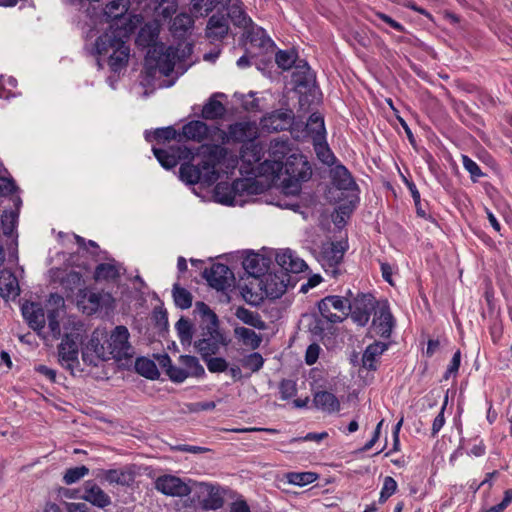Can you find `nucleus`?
<instances>
[{
    "label": "nucleus",
    "mask_w": 512,
    "mask_h": 512,
    "mask_svg": "<svg viewBox=\"0 0 512 512\" xmlns=\"http://www.w3.org/2000/svg\"><path fill=\"white\" fill-rule=\"evenodd\" d=\"M128 8V0H111L103 10L105 20L115 23L95 41L93 54L98 57L99 69L103 67L101 58L108 59V65L114 73H120L128 64L130 48L127 41L134 28L125 18Z\"/></svg>",
    "instance_id": "nucleus-1"
},
{
    "label": "nucleus",
    "mask_w": 512,
    "mask_h": 512,
    "mask_svg": "<svg viewBox=\"0 0 512 512\" xmlns=\"http://www.w3.org/2000/svg\"><path fill=\"white\" fill-rule=\"evenodd\" d=\"M159 35L157 25L146 24L139 31L137 42L139 45L149 46L144 68L149 76L155 77L156 73L169 76L176 68L180 74L187 70L186 60L193 52L190 43H179L176 47L166 46L163 43H155Z\"/></svg>",
    "instance_id": "nucleus-2"
},
{
    "label": "nucleus",
    "mask_w": 512,
    "mask_h": 512,
    "mask_svg": "<svg viewBox=\"0 0 512 512\" xmlns=\"http://www.w3.org/2000/svg\"><path fill=\"white\" fill-rule=\"evenodd\" d=\"M202 312L200 332L194 341V348L201 358L216 355L228 345L226 336L219 328L217 315L204 303H198Z\"/></svg>",
    "instance_id": "nucleus-3"
},
{
    "label": "nucleus",
    "mask_w": 512,
    "mask_h": 512,
    "mask_svg": "<svg viewBox=\"0 0 512 512\" xmlns=\"http://www.w3.org/2000/svg\"><path fill=\"white\" fill-rule=\"evenodd\" d=\"M225 152L224 148L212 146L203 155L199 164L183 163L179 169L180 179L190 185L215 183L219 179L218 166Z\"/></svg>",
    "instance_id": "nucleus-4"
},
{
    "label": "nucleus",
    "mask_w": 512,
    "mask_h": 512,
    "mask_svg": "<svg viewBox=\"0 0 512 512\" xmlns=\"http://www.w3.org/2000/svg\"><path fill=\"white\" fill-rule=\"evenodd\" d=\"M129 331L123 325L116 326L108 339L103 343L98 333H94L89 341V348L100 360L127 359L133 356V348L129 343Z\"/></svg>",
    "instance_id": "nucleus-5"
},
{
    "label": "nucleus",
    "mask_w": 512,
    "mask_h": 512,
    "mask_svg": "<svg viewBox=\"0 0 512 512\" xmlns=\"http://www.w3.org/2000/svg\"><path fill=\"white\" fill-rule=\"evenodd\" d=\"M283 168L285 171L281 184L286 194H298L301 190V183L308 181L312 176V167L302 154L292 153L289 155Z\"/></svg>",
    "instance_id": "nucleus-6"
},
{
    "label": "nucleus",
    "mask_w": 512,
    "mask_h": 512,
    "mask_svg": "<svg viewBox=\"0 0 512 512\" xmlns=\"http://www.w3.org/2000/svg\"><path fill=\"white\" fill-rule=\"evenodd\" d=\"M178 363L179 366L174 365L167 354L159 359V364L174 383H182L187 378H203L205 376V369L195 356L181 355L178 358Z\"/></svg>",
    "instance_id": "nucleus-7"
},
{
    "label": "nucleus",
    "mask_w": 512,
    "mask_h": 512,
    "mask_svg": "<svg viewBox=\"0 0 512 512\" xmlns=\"http://www.w3.org/2000/svg\"><path fill=\"white\" fill-rule=\"evenodd\" d=\"M69 324L72 325L71 328L64 324V335L58 347V355L61 365L72 369L78 364L81 325L74 321H69Z\"/></svg>",
    "instance_id": "nucleus-8"
},
{
    "label": "nucleus",
    "mask_w": 512,
    "mask_h": 512,
    "mask_svg": "<svg viewBox=\"0 0 512 512\" xmlns=\"http://www.w3.org/2000/svg\"><path fill=\"white\" fill-rule=\"evenodd\" d=\"M259 129L255 122L241 121L228 126L226 132H223V143H242L243 145L255 142L258 138Z\"/></svg>",
    "instance_id": "nucleus-9"
},
{
    "label": "nucleus",
    "mask_w": 512,
    "mask_h": 512,
    "mask_svg": "<svg viewBox=\"0 0 512 512\" xmlns=\"http://www.w3.org/2000/svg\"><path fill=\"white\" fill-rule=\"evenodd\" d=\"M351 302L341 296L331 295L318 303V309L323 318L331 323L341 322L348 315Z\"/></svg>",
    "instance_id": "nucleus-10"
},
{
    "label": "nucleus",
    "mask_w": 512,
    "mask_h": 512,
    "mask_svg": "<svg viewBox=\"0 0 512 512\" xmlns=\"http://www.w3.org/2000/svg\"><path fill=\"white\" fill-rule=\"evenodd\" d=\"M345 251L346 245L343 242H332L323 246L319 261L326 274L331 277L339 275Z\"/></svg>",
    "instance_id": "nucleus-11"
},
{
    "label": "nucleus",
    "mask_w": 512,
    "mask_h": 512,
    "mask_svg": "<svg viewBox=\"0 0 512 512\" xmlns=\"http://www.w3.org/2000/svg\"><path fill=\"white\" fill-rule=\"evenodd\" d=\"M188 482L183 481L179 477L173 475H162L155 480V488L166 496L186 497L192 492Z\"/></svg>",
    "instance_id": "nucleus-12"
},
{
    "label": "nucleus",
    "mask_w": 512,
    "mask_h": 512,
    "mask_svg": "<svg viewBox=\"0 0 512 512\" xmlns=\"http://www.w3.org/2000/svg\"><path fill=\"white\" fill-rule=\"evenodd\" d=\"M394 326V318L387 301L376 302L374 317L372 320L373 332L384 338H389Z\"/></svg>",
    "instance_id": "nucleus-13"
},
{
    "label": "nucleus",
    "mask_w": 512,
    "mask_h": 512,
    "mask_svg": "<svg viewBox=\"0 0 512 512\" xmlns=\"http://www.w3.org/2000/svg\"><path fill=\"white\" fill-rule=\"evenodd\" d=\"M250 187V179H236L230 186L225 183L218 184L215 193L218 202L233 206L237 203V195H241L243 192H250Z\"/></svg>",
    "instance_id": "nucleus-14"
},
{
    "label": "nucleus",
    "mask_w": 512,
    "mask_h": 512,
    "mask_svg": "<svg viewBox=\"0 0 512 512\" xmlns=\"http://www.w3.org/2000/svg\"><path fill=\"white\" fill-rule=\"evenodd\" d=\"M203 276L208 284L218 291L228 289L234 280L230 268L222 263L213 264L209 269L204 271Z\"/></svg>",
    "instance_id": "nucleus-15"
},
{
    "label": "nucleus",
    "mask_w": 512,
    "mask_h": 512,
    "mask_svg": "<svg viewBox=\"0 0 512 512\" xmlns=\"http://www.w3.org/2000/svg\"><path fill=\"white\" fill-rule=\"evenodd\" d=\"M153 154L160 165L169 170L177 166L179 160L188 159L192 156V152L186 147H170L166 149L153 148Z\"/></svg>",
    "instance_id": "nucleus-16"
},
{
    "label": "nucleus",
    "mask_w": 512,
    "mask_h": 512,
    "mask_svg": "<svg viewBox=\"0 0 512 512\" xmlns=\"http://www.w3.org/2000/svg\"><path fill=\"white\" fill-rule=\"evenodd\" d=\"M376 307L373 297L369 295H361L357 297L351 308L348 309V313L351 312V317L360 326H365L370 319L372 310Z\"/></svg>",
    "instance_id": "nucleus-17"
},
{
    "label": "nucleus",
    "mask_w": 512,
    "mask_h": 512,
    "mask_svg": "<svg viewBox=\"0 0 512 512\" xmlns=\"http://www.w3.org/2000/svg\"><path fill=\"white\" fill-rule=\"evenodd\" d=\"M22 315L28 325L39 335L46 337L45 329V313L40 304L34 302H26L21 307Z\"/></svg>",
    "instance_id": "nucleus-18"
},
{
    "label": "nucleus",
    "mask_w": 512,
    "mask_h": 512,
    "mask_svg": "<svg viewBox=\"0 0 512 512\" xmlns=\"http://www.w3.org/2000/svg\"><path fill=\"white\" fill-rule=\"evenodd\" d=\"M80 498L101 509L111 504L110 496L92 480L84 483Z\"/></svg>",
    "instance_id": "nucleus-19"
},
{
    "label": "nucleus",
    "mask_w": 512,
    "mask_h": 512,
    "mask_svg": "<svg viewBox=\"0 0 512 512\" xmlns=\"http://www.w3.org/2000/svg\"><path fill=\"white\" fill-rule=\"evenodd\" d=\"M97 477L101 481L107 482L110 485H119L123 487L132 485L135 480L134 472L128 467L101 470Z\"/></svg>",
    "instance_id": "nucleus-20"
},
{
    "label": "nucleus",
    "mask_w": 512,
    "mask_h": 512,
    "mask_svg": "<svg viewBox=\"0 0 512 512\" xmlns=\"http://www.w3.org/2000/svg\"><path fill=\"white\" fill-rule=\"evenodd\" d=\"M53 281H58L61 287L68 293H73L82 285V274L78 271H63L61 269H51Z\"/></svg>",
    "instance_id": "nucleus-21"
},
{
    "label": "nucleus",
    "mask_w": 512,
    "mask_h": 512,
    "mask_svg": "<svg viewBox=\"0 0 512 512\" xmlns=\"http://www.w3.org/2000/svg\"><path fill=\"white\" fill-rule=\"evenodd\" d=\"M277 264L286 272L300 273L307 269V264L292 250L285 249L276 254Z\"/></svg>",
    "instance_id": "nucleus-22"
},
{
    "label": "nucleus",
    "mask_w": 512,
    "mask_h": 512,
    "mask_svg": "<svg viewBox=\"0 0 512 512\" xmlns=\"http://www.w3.org/2000/svg\"><path fill=\"white\" fill-rule=\"evenodd\" d=\"M227 15L233 25L242 30L248 29L253 23L251 17L246 13L241 0H231L227 5Z\"/></svg>",
    "instance_id": "nucleus-23"
},
{
    "label": "nucleus",
    "mask_w": 512,
    "mask_h": 512,
    "mask_svg": "<svg viewBox=\"0 0 512 512\" xmlns=\"http://www.w3.org/2000/svg\"><path fill=\"white\" fill-rule=\"evenodd\" d=\"M125 272L123 265L115 260L101 263L96 266L94 279L96 281H117Z\"/></svg>",
    "instance_id": "nucleus-24"
},
{
    "label": "nucleus",
    "mask_w": 512,
    "mask_h": 512,
    "mask_svg": "<svg viewBox=\"0 0 512 512\" xmlns=\"http://www.w3.org/2000/svg\"><path fill=\"white\" fill-rule=\"evenodd\" d=\"M228 31L229 25L226 17L214 14L208 20L205 34L211 41H219L228 34Z\"/></svg>",
    "instance_id": "nucleus-25"
},
{
    "label": "nucleus",
    "mask_w": 512,
    "mask_h": 512,
    "mask_svg": "<svg viewBox=\"0 0 512 512\" xmlns=\"http://www.w3.org/2000/svg\"><path fill=\"white\" fill-rule=\"evenodd\" d=\"M331 180L333 185L339 190L353 191L357 189V184L351 173L342 164H337L331 169Z\"/></svg>",
    "instance_id": "nucleus-26"
},
{
    "label": "nucleus",
    "mask_w": 512,
    "mask_h": 512,
    "mask_svg": "<svg viewBox=\"0 0 512 512\" xmlns=\"http://www.w3.org/2000/svg\"><path fill=\"white\" fill-rule=\"evenodd\" d=\"M200 492L205 495L201 500L205 510H217L223 506V497L218 487L207 483H199Z\"/></svg>",
    "instance_id": "nucleus-27"
},
{
    "label": "nucleus",
    "mask_w": 512,
    "mask_h": 512,
    "mask_svg": "<svg viewBox=\"0 0 512 512\" xmlns=\"http://www.w3.org/2000/svg\"><path fill=\"white\" fill-rule=\"evenodd\" d=\"M247 41L254 46L262 50H269L273 47L274 43L267 35L266 31L252 23L251 27L244 30Z\"/></svg>",
    "instance_id": "nucleus-28"
},
{
    "label": "nucleus",
    "mask_w": 512,
    "mask_h": 512,
    "mask_svg": "<svg viewBox=\"0 0 512 512\" xmlns=\"http://www.w3.org/2000/svg\"><path fill=\"white\" fill-rule=\"evenodd\" d=\"M240 159L243 163L250 166V169L244 172L256 176V168L254 165L259 164L262 159V147L255 142L243 145L240 151Z\"/></svg>",
    "instance_id": "nucleus-29"
},
{
    "label": "nucleus",
    "mask_w": 512,
    "mask_h": 512,
    "mask_svg": "<svg viewBox=\"0 0 512 512\" xmlns=\"http://www.w3.org/2000/svg\"><path fill=\"white\" fill-rule=\"evenodd\" d=\"M388 349V344L380 341L368 345L362 356V365L368 370H376L377 359Z\"/></svg>",
    "instance_id": "nucleus-30"
},
{
    "label": "nucleus",
    "mask_w": 512,
    "mask_h": 512,
    "mask_svg": "<svg viewBox=\"0 0 512 512\" xmlns=\"http://www.w3.org/2000/svg\"><path fill=\"white\" fill-rule=\"evenodd\" d=\"M291 124V117L286 112L276 111L262 119L263 128L268 131H283Z\"/></svg>",
    "instance_id": "nucleus-31"
},
{
    "label": "nucleus",
    "mask_w": 512,
    "mask_h": 512,
    "mask_svg": "<svg viewBox=\"0 0 512 512\" xmlns=\"http://www.w3.org/2000/svg\"><path fill=\"white\" fill-rule=\"evenodd\" d=\"M209 128L206 123L200 120H194L182 127V134L186 139L201 142L207 138Z\"/></svg>",
    "instance_id": "nucleus-32"
},
{
    "label": "nucleus",
    "mask_w": 512,
    "mask_h": 512,
    "mask_svg": "<svg viewBox=\"0 0 512 512\" xmlns=\"http://www.w3.org/2000/svg\"><path fill=\"white\" fill-rule=\"evenodd\" d=\"M313 402L318 409L324 412L333 413L340 410L338 398L331 392L320 391L314 395Z\"/></svg>",
    "instance_id": "nucleus-33"
},
{
    "label": "nucleus",
    "mask_w": 512,
    "mask_h": 512,
    "mask_svg": "<svg viewBox=\"0 0 512 512\" xmlns=\"http://www.w3.org/2000/svg\"><path fill=\"white\" fill-rule=\"evenodd\" d=\"M234 336L244 346L249 347L252 350L259 348L262 343L261 335L257 334L254 330L243 326H236L234 328Z\"/></svg>",
    "instance_id": "nucleus-34"
},
{
    "label": "nucleus",
    "mask_w": 512,
    "mask_h": 512,
    "mask_svg": "<svg viewBox=\"0 0 512 512\" xmlns=\"http://www.w3.org/2000/svg\"><path fill=\"white\" fill-rule=\"evenodd\" d=\"M283 170V162L275 161L270 158L266 159L262 163H259L256 167V175L265 176L271 181L280 179Z\"/></svg>",
    "instance_id": "nucleus-35"
},
{
    "label": "nucleus",
    "mask_w": 512,
    "mask_h": 512,
    "mask_svg": "<svg viewBox=\"0 0 512 512\" xmlns=\"http://www.w3.org/2000/svg\"><path fill=\"white\" fill-rule=\"evenodd\" d=\"M20 289L17 278L10 272H1L0 274V295L3 298L10 299L19 295Z\"/></svg>",
    "instance_id": "nucleus-36"
},
{
    "label": "nucleus",
    "mask_w": 512,
    "mask_h": 512,
    "mask_svg": "<svg viewBox=\"0 0 512 512\" xmlns=\"http://www.w3.org/2000/svg\"><path fill=\"white\" fill-rule=\"evenodd\" d=\"M292 148L291 142L288 138H277L273 139L269 145V157L274 159L275 161L283 162L285 157H289L291 155Z\"/></svg>",
    "instance_id": "nucleus-37"
},
{
    "label": "nucleus",
    "mask_w": 512,
    "mask_h": 512,
    "mask_svg": "<svg viewBox=\"0 0 512 512\" xmlns=\"http://www.w3.org/2000/svg\"><path fill=\"white\" fill-rule=\"evenodd\" d=\"M292 79L297 86L301 87H307L313 82V72L305 60H299L296 63Z\"/></svg>",
    "instance_id": "nucleus-38"
},
{
    "label": "nucleus",
    "mask_w": 512,
    "mask_h": 512,
    "mask_svg": "<svg viewBox=\"0 0 512 512\" xmlns=\"http://www.w3.org/2000/svg\"><path fill=\"white\" fill-rule=\"evenodd\" d=\"M235 316L244 324L258 330L266 329V323L258 312L251 311L243 306L236 308Z\"/></svg>",
    "instance_id": "nucleus-39"
},
{
    "label": "nucleus",
    "mask_w": 512,
    "mask_h": 512,
    "mask_svg": "<svg viewBox=\"0 0 512 512\" xmlns=\"http://www.w3.org/2000/svg\"><path fill=\"white\" fill-rule=\"evenodd\" d=\"M313 146L317 158L327 166H333L337 162V158L326 143L325 137L322 139L314 138Z\"/></svg>",
    "instance_id": "nucleus-40"
},
{
    "label": "nucleus",
    "mask_w": 512,
    "mask_h": 512,
    "mask_svg": "<svg viewBox=\"0 0 512 512\" xmlns=\"http://www.w3.org/2000/svg\"><path fill=\"white\" fill-rule=\"evenodd\" d=\"M243 267L248 274L259 277L265 271V259L256 253H249L243 260Z\"/></svg>",
    "instance_id": "nucleus-41"
},
{
    "label": "nucleus",
    "mask_w": 512,
    "mask_h": 512,
    "mask_svg": "<svg viewBox=\"0 0 512 512\" xmlns=\"http://www.w3.org/2000/svg\"><path fill=\"white\" fill-rule=\"evenodd\" d=\"M65 310L63 309H48L47 310V321H48V336L51 339H59L61 336L60 320L63 318Z\"/></svg>",
    "instance_id": "nucleus-42"
},
{
    "label": "nucleus",
    "mask_w": 512,
    "mask_h": 512,
    "mask_svg": "<svg viewBox=\"0 0 512 512\" xmlns=\"http://www.w3.org/2000/svg\"><path fill=\"white\" fill-rule=\"evenodd\" d=\"M218 96V94H215L212 96L208 102L203 106L202 109V117L207 120H214L218 119L224 116L226 113L225 106L218 100L215 99V97ZM219 96H223V94H219Z\"/></svg>",
    "instance_id": "nucleus-43"
},
{
    "label": "nucleus",
    "mask_w": 512,
    "mask_h": 512,
    "mask_svg": "<svg viewBox=\"0 0 512 512\" xmlns=\"http://www.w3.org/2000/svg\"><path fill=\"white\" fill-rule=\"evenodd\" d=\"M263 283L266 295L271 298H278L286 291V284L277 275H267Z\"/></svg>",
    "instance_id": "nucleus-44"
},
{
    "label": "nucleus",
    "mask_w": 512,
    "mask_h": 512,
    "mask_svg": "<svg viewBox=\"0 0 512 512\" xmlns=\"http://www.w3.org/2000/svg\"><path fill=\"white\" fill-rule=\"evenodd\" d=\"M231 0H192V10L200 15H207L214 9L226 7Z\"/></svg>",
    "instance_id": "nucleus-45"
},
{
    "label": "nucleus",
    "mask_w": 512,
    "mask_h": 512,
    "mask_svg": "<svg viewBox=\"0 0 512 512\" xmlns=\"http://www.w3.org/2000/svg\"><path fill=\"white\" fill-rule=\"evenodd\" d=\"M288 484L303 487L315 482L318 479V474L311 471L306 472H288L284 475Z\"/></svg>",
    "instance_id": "nucleus-46"
},
{
    "label": "nucleus",
    "mask_w": 512,
    "mask_h": 512,
    "mask_svg": "<svg viewBox=\"0 0 512 512\" xmlns=\"http://www.w3.org/2000/svg\"><path fill=\"white\" fill-rule=\"evenodd\" d=\"M306 129L307 132L311 134L312 139H322L326 136L324 119L319 113H313L309 116Z\"/></svg>",
    "instance_id": "nucleus-47"
},
{
    "label": "nucleus",
    "mask_w": 512,
    "mask_h": 512,
    "mask_svg": "<svg viewBox=\"0 0 512 512\" xmlns=\"http://www.w3.org/2000/svg\"><path fill=\"white\" fill-rule=\"evenodd\" d=\"M175 329L181 344L184 346H190L192 344L194 334L191 321L187 318L181 317L175 324Z\"/></svg>",
    "instance_id": "nucleus-48"
},
{
    "label": "nucleus",
    "mask_w": 512,
    "mask_h": 512,
    "mask_svg": "<svg viewBox=\"0 0 512 512\" xmlns=\"http://www.w3.org/2000/svg\"><path fill=\"white\" fill-rule=\"evenodd\" d=\"M136 371L151 380H155L159 377V371L156 364L147 358H138L135 362Z\"/></svg>",
    "instance_id": "nucleus-49"
},
{
    "label": "nucleus",
    "mask_w": 512,
    "mask_h": 512,
    "mask_svg": "<svg viewBox=\"0 0 512 512\" xmlns=\"http://www.w3.org/2000/svg\"><path fill=\"white\" fill-rule=\"evenodd\" d=\"M194 21L187 13H180L175 16L171 24V31L173 34L181 36L183 33L192 28Z\"/></svg>",
    "instance_id": "nucleus-50"
},
{
    "label": "nucleus",
    "mask_w": 512,
    "mask_h": 512,
    "mask_svg": "<svg viewBox=\"0 0 512 512\" xmlns=\"http://www.w3.org/2000/svg\"><path fill=\"white\" fill-rule=\"evenodd\" d=\"M172 293L175 305L177 307L180 309H188L191 307L192 295L188 290L180 287L179 284L176 283L173 285Z\"/></svg>",
    "instance_id": "nucleus-51"
},
{
    "label": "nucleus",
    "mask_w": 512,
    "mask_h": 512,
    "mask_svg": "<svg viewBox=\"0 0 512 512\" xmlns=\"http://www.w3.org/2000/svg\"><path fill=\"white\" fill-rule=\"evenodd\" d=\"M241 364L245 369L250 370L252 373L258 372L264 365V358L258 352L250 353L244 356Z\"/></svg>",
    "instance_id": "nucleus-52"
},
{
    "label": "nucleus",
    "mask_w": 512,
    "mask_h": 512,
    "mask_svg": "<svg viewBox=\"0 0 512 512\" xmlns=\"http://www.w3.org/2000/svg\"><path fill=\"white\" fill-rule=\"evenodd\" d=\"M18 217V211L4 212V214L2 215V226L4 235L12 236L14 230L17 227Z\"/></svg>",
    "instance_id": "nucleus-53"
},
{
    "label": "nucleus",
    "mask_w": 512,
    "mask_h": 512,
    "mask_svg": "<svg viewBox=\"0 0 512 512\" xmlns=\"http://www.w3.org/2000/svg\"><path fill=\"white\" fill-rule=\"evenodd\" d=\"M88 473H89V469L84 465L70 468V469L66 470L64 477H63V481L67 485H70V484L76 483L81 478L85 477Z\"/></svg>",
    "instance_id": "nucleus-54"
},
{
    "label": "nucleus",
    "mask_w": 512,
    "mask_h": 512,
    "mask_svg": "<svg viewBox=\"0 0 512 512\" xmlns=\"http://www.w3.org/2000/svg\"><path fill=\"white\" fill-rule=\"evenodd\" d=\"M462 164L474 183L484 176L480 166L467 155H462Z\"/></svg>",
    "instance_id": "nucleus-55"
},
{
    "label": "nucleus",
    "mask_w": 512,
    "mask_h": 512,
    "mask_svg": "<svg viewBox=\"0 0 512 512\" xmlns=\"http://www.w3.org/2000/svg\"><path fill=\"white\" fill-rule=\"evenodd\" d=\"M397 482L391 476H386L383 480V485L380 491L379 502H386L397 490Z\"/></svg>",
    "instance_id": "nucleus-56"
},
{
    "label": "nucleus",
    "mask_w": 512,
    "mask_h": 512,
    "mask_svg": "<svg viewBox=\"0 0 512 512\" xmlns=\"http://www.w3.org/2000/svg\"><path fill=\"white\" fill-rule=\"evenodd\" d=\"M202 359L211 373H221L228 368V362L224 358L208 356Z\"/></svg>",
    "instance_id": "nucleus-57"
},
{
    "label": "nucleus",
    "mask_w": 512,
    "mask_h": 512,
    "mask_svg": "<svg viewBox=\"0 0 512 512\" xmlns=\"http://www.w3.org/2000/svg\"><path fill=\"white\" fill-rule=\"evenodd\" d=\"M275 60L280 68L288 70L296 63V55L293 52L280 50L277 52Z\"/></svg>",
    "instance_id": "nucleus-58"
},
{
    "label": "nucleus",
    "mask_w": 512,
    "mask_h": 512,
    "mask_svg": "<svg viewBox=\"0 0 512 512\" xmlns=\"http://www.w3.org/2000/svg\"><path fill=\"white\" fill-rule=\"evenodd\" d=\"M279 393L282 400H288L297 393L296 383L292 380H282L279 385Z\"/></svg>",
    "instance_id": "nucleus-59"
},
{
    "label": "nucleus",
    "mask_w": 512,
    "mask_h": 512,
    "mask_svg": "<svg viewBox=\"0 0 512 512\" xmlns=\"http://www.w3.org/2000/svg\"><path fill=\"white\" fill-rule=\"evenodd\" d=\"M176 135H177L176 130L171 126L157 128L153 131V139H156L158 141H160V140L169 141V140L175 139Z\"/></svg>",
    "instance_id": "nucleus-60"
},
{
    "label": "nucleus",
    "mask_w": 512,
    "mask_h": 512,
    "mask_svg": "<svg viewBox=\"0 0 512 512\" xmlns=\"http://www.w3.org/2000/svg\"><path fill=\"white\" fill-rule=\"evenodd\" d=\"M446 405H447V399L444 401L440 412L433 420L432 428H431V435L433 437H435L439 433V431L443 428V426L445 424L444 411L446 409Z\"/></svg>",
    "instance_id": "nucleus-61"
},
{
    "label": "nucleus",
    "mask_w": 512,
    "mask_h": 512,
    "mask_svg": "<svg viewBox=\"0 0 512 512\" xmlns=\"http://www.w3.org/2000/svg\"><path fill=\"white\" fill-rule=\"evenodd\" d=\"M243 108L248 112H258L260 111L259 99L255 97L254 93L250 92L248 95L244 96L242 100Z\"/></svg>",
    "instance_id": "nucleus-62"
},
{
    "label": "nucleus",
    "mask_w": 512,
    "mask_h": 512,
    "mask_svg": "<svg viewBox=\"0 0 512 512\" xmlns=\"http://www.w3.org/2000/svg\"><path fill=\"white\" fill-rule=\"evenodd\" d=\"M17 186L13 179L0 177V196H7L17 191Z\"/></svg>",
    "instance_id": "nucleus-63"
},
{
    "label": "nucleus",
    "mask_w": 512,
    "mask_h": 512,
    "mask_svg": "<svg viewBox=\"0 0 512 512\" xmlns=\"http://www.w3.org/2000/svg\"><path fill=\"white\" fill-rule=\"evenodd\" d=\"M320 347L318 344H311L308 346L305 354V361L308 365H313L319 357Z\"/></svg>",
    "instance_id": "nucleus-64"
}]
</instances>
